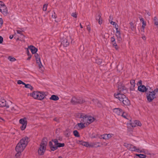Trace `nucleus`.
I'll return each mask as SVG.
<instances>
[{
	"mask_svg": "<svg viewBox=\"0 0 158 158\" xmlns=\"http://www.w3.org/2000/svg\"><path fill=\"white\" fill-rule=\"evenodd\" d=\"M28 138L25 137L22 138L17 144L15 150L16 152H23L28 142Z\"/></svg>",
	"mask_w": 158,
	"mask_h": 158,
	"instance_id": "1",
	"label": "nucleus"
},
{
	"mask_svg": "<svg viewBox=\"0 0 158 158\" xmlns=\"http://www.w3.org/2000/svg\"><path fill=\"white\" fill-rule=\"evenodd\" d=\"M123 146L132 152H136L137 148L135 146L131 144L126 143H124Z\"/></svg>",
	"mask_w": 158,
	"mask_h": 158,
	"instance_id": "9",
	"label": "nucleus"
},
{
	"mask_svg": "<svg viewBox=\"0 0 158 158\" xmlns=\"http://www.w3.org/2000/svg\"><path fill=\"white\" fill-rule=\"evenodd\" d=\"M114 96L116 98L118 99L120 102H123L125 105H129L130 104V102L128 98L123 93H118L114 94Z\"/></svg>",
	"mask_w": 158,
	"mask_h": 158,
	"instance_id": "3",
	"label": "nucleus"
},
{
	"mask_svg": "<svg viewBox=\"0 0 158 158\" xmlns=\"http://www.w3.org/2000/svg\"><path fill=\"white\" fill-rule=\"evenodd\" d=\"M139 19L140 22H141L142 23L144 22V19L143 18L139 17Z\"/></svg>",
	"mask_w": 158,
	"mask_h": 158,
	"instance_id": "53",
	"label": "nucleus"
},
{
	"mask_svg": "<svg viewBox=\"0 0 158 158\" xmlns=\"http://www.w3.org/2000/svg\"><path fill=\"white\" fill-rule=\"evenodd\" d=\"M78 99L79 100V101H82V102L81 103H78L79 104H82L84 103L85 102V100L83 99L82 98H78Z\"/></svg>",
	"mask_w": 158,
	"mask_h": 158,
	"instance_id": "42",
	"label": "nucleus"
},
{
	"mask_svg": "<svg viewBox=\"0 0 158 158\" xmlns=\"http://www.w3.org/2000/svg\"><path fill=\"white\" fill-rule=\"evenodd\" d=\"M34 56H35L36 59H40V55L37 53H35L34 54Z\"/></svg>",
	"mask_w": 158,
	"mask_h": 158,
	"instance_id": "38",
	"label": "nucleus"
},
{
	"mask_svg": "<svg viewBox=\"0 0 158 158\" xmlns=\"http://www.w3.org/2000/svg\"><path fill=\"white\" fill-rule=\"evenodd\" d=\"M17 33L19 34L20 35H21L22 34V31H21L17 30Z\"/></svg>",
	"mask_w": 158,
	"mask_h": 158,
	"instance_id": "57",
	"label": "nucleus"
},
{
	"mask_svg": "<svg viewBox=\"0 0 158 158\" xmlns=\"http://www.w3.org/2000/svg\"><path fill=\"white\" fill-rule=\"evenodd\" d=\"M113 111L114 113H115L117 115L121 116L129 120L130 122L131 121V117L121 108H114L113 109Z\"/></svg>",
	"mask_w": 158,
	"mask_h": 158,
	"instance_id": "4",
	"label": "nucleus"
},
{
	"mask_svg": "<svg viewBox=\"0 0 158 158\" xmlns=\"http://www.w3.org/2000/svg\"><path fill=\"white\" fill-rule=\"evenodd\" d=\"M50 100H53L54 101H57L59 99L58 97L55 95H52L49 98Z\"/></svg>",
	"mask_w": 158,
	"mask_h": 158,
	"instance_id": "26",
	"label": "nucleus"
},
{
	"mask_svg": "<svg viewBox=\"0 0 158 158\" xmlns=\"http://www.w3.org/2000/svg\"><path fill=\"white\" fill-rule=\"evenodd\" d=\"M118 93H125L127 92L126 88L123 85L120 83L118 86Z\"/></svg>",
	"mask_w": 158,
	"mask_h": 158,
	"instance_id": "11",
	"label": "nucleus"
},
{
	"mask_svg": "<svg viewBox=\"0 0 158 158\" xmlns=\"http://www.w3.org/2000/svg\"><path fill=\"white\" fill-rule=\"evenodd\" d=\"M114 46V47L115 48V49L116 50H118V46H117V45H116V46Z\"/></svg>",
	"mask_w": 158,
	"mask_h": 158,
	"instance_id": "63",
	"label": "nucleus"
},
{
	"mask_svg": "<svg viewBox=\"0 0 158 158\" xmlns=\"http://www.w3.org/2000/svg\"><path fill=\"white\" fill-rule=\"evenodd\" d=\"M74 135L76 137H79L80 135L79 133L77 130H75L73 131Z\"/></svg>",
	"mask_w": 158,
	"mask_h": 158,
	"instance_id": "35",
	"label": "nucleus"
},
{
	"mask_svg": "<svg viewBox=\"0 0 158 158\" xmlns=\"http://www.w3.org/2000/svg\"><path fill=\"white\" fill-rule=\"evenodd\" d=\"M24 85H25V88L29 89L31 90H32L33 89V87L30 84H25Z\"/></svg>",
	"mask_w": 158,
	"mask_h": 158,
	"instance_id": "36",
	"label": "nucleus"
},
{
	"mask_svg": "<svg viewBox=\"0 0 158 158\" xmlns=\"http://www.w3.org/2000/svg\"><path fill=\"white\" fill-rule=\"evenodd\" d=\"M46 95V93L43 92L35 91L31 94V96L34 98L39 100H43Z\"/></svg>",
	"mask_w": 158,
	"mask_h": 158,
	"instance_id": "5",
	"label": "nucleus"
},
{
	"mask_svg": "<svg viewBox=\"0 0 158 158\" xmlns=\"http://www.w3.org/2000/svg\"><path fill=\"white\" fill-rule=\"evenodd\" d=\"M153 21L154 25L156 26L157 27H158V19L155 16L154 17Z\"/></svg>",
	"mask_w": 158,
	"mask_h": 158,
	"instance_id": "29",
	"label": "nucleus"
},
{
	"mask_svg": "<svg viewBox=\"0 0 158 158\" xmlns=\"http://www.w3.org/2000/svg\"><path fill=\"white\" fill-rule=\"evenodd\" d=\"M146 154H136L135 155L136 156H138L139 158H145L146 157V156L145 155Z\"/></svg>",
	"mask_w": 158,
	"mask_h": 158,
	"instance_id": "33",
	"label": "nucleus"
},
{
	"mask_svg": "<svg viewBox=\"0 0 158 158\" xmlns=\"http://www.w3.org/2000/svg\"><path fill=\"white\" fill-rule=\"evenodd\" d=\"M101 16V13H100L98 16H96V20L98 21V23L100 25L102 24V22Z\"/></svg>",
	"mask_w": 158,
	"mask_h": 158,
	"instance_id": "22",
	"label": "nucleus"
},
{
	"mask_svg": "<svg viewBox=\"0 0 158 158\" xmlns=\"http://www.w3.org/2000/svg\"><path fill=\"white\" fill-rule=\"evenodd\" d=\"M37 64L38 65L40 68H41L43 67L40 60H36Z\"/></svg>",
	"mask_w": 158,
	"mask_h": 158,
	"instance_id": "34",
	"label": "nucleus"
},
{
	"mask_svg": "<svg viewBox=\"0 0 158 158\" xmlns=\"http://www.w3.org/2000/svg\"><path fill=\"white\" fill-rule=\"evenodd\" d=\"M0 11L4 15H7V7L2 2H0Z\"/></svg>",
	"mask_w": 158,
	"mask_h": 158,
	"instance_id": "10",
	"label": "nucleus"
},
{
	"mask_svg": "<svg viewBox=\"0 0 158 158\" xmlns=\"http://www.w3.org/2000/svg\"><path fill=\"white\" fill-rule=\"evenodd\" d=\"M80 118L81 119V122L84 123L86 124L87 114H81Z\"/></svg>",
	"mask_w": 158,
	"mask_h": 158,
	"instance_id": "16",
	"label": "nucleus"
},
{
	"mask_svg": "<svg viewBox=\"0 0 158 158\" xmlns=\"http://www.w3.org/2000/svg\"><path fill=\"white\" fill-rule=\"evenodd\" d=\"M80 144L87 147H89L90 143L87 142L81 141Z\"/></svg>",
	"mask_w": 158,
	"mask_h": 158,
	"instance_id": "25",
	"label": "nucleus"
},
{
	"mask_svg": "<svg viewBox=\"0 0 158 158\" xmlns=\"http://www.w3.org/2000/svg\"><path fill=\"white\" fill-rule=\"evenodd\" d=\"M131 86L130 87V90L133 91L134 90V87L135 86V81L134 80H132L130 81Z\"/></svg>",
	"mask_w": 158,
	"mask_h": 158,
	"instance_id": "24",
	"label": "nucleus"
},
{
	"mask_svg": "<svg viewBox=\"0 0 158 158\" xmlns=\"http://www.w3.org/2000/svg\"><path fill=\"white\" fill-rule=\"evenodd\" d=\"M114 135L112 134H105L103 135H100L99 138L100 139H103L105 140H108L110 139Z\"/></svg>",
	"mask_w": 158,
	"mask_h": 158,
	"instance_id": "12",
	"label": "nucleus"
},
{
	"mask_svg": "<svg viewBox=\"0 0 158 158\" xmlns=\"http://www.w3.org/2000/svg\"><path fill=\"white\" fill-rule=\"evenodd\" d=\"M8 59H10V60H11V59H16L15 58L12 57L10 56H9L8 57Z\"/></svg>",
	"mask_w": 158,
	"mask_h": 158,
	"instance_id": "55",
	"label": "nucleus"
},
{
	"mask_svg": "<svg viewBox=\"0 0 158 158\" xmlns=\"http://www.w3.org/2000/svg\"><path fill=\"white\" fill-rule=\"evenodd\" d=\"M95 118L94 117L89 116L88 121V124H90L93 122Z\"/></svg>",
	"mask_w": 158,
	"mask_h": 158,
	"instance_id": "28",
	"label": "nucleus"
},
{
	"mask_svg": "<svg viewBox=\"0 0 158 158\" xmlns=\"http://www.w3.org/2000/svg\"><path fill=\"white\" fill-rule=\"evenodd\" d=\"M10 108L11 109L9 110L10 111L12 112H15L17 109V106H11Z\"/></svg>",
	"mask_w": 158,
	"mask_h": 158,
	"instance_id": "30",
	"label": "nucleus"
},
{
	"mask_svg": "<svg viewBox=\"0 0 158 158\" xmlns=\"http://www.w3.org/2000/svg\"><path fill=\"white\" fill-rule=\"evenodd\" d=\"M107 144H108V143L106 142H104L102 144V145H104V146H106L107 145Z\"/></svg>",
	"mask_w": 158,
	"mask_h": 158,
	"instance_id": "61",
	"label": "nucleus"
},
{
	"mask_svg": "<svg viewBox=\"0 0 158 158\" xmlns=\"http://www.w3.org/2000/svg\"><path fill=\"white\" fill-rule=\"evenodd\" d=\"M130 124L132 127H135L136 126H141V123L139 121L135 120L133 122L131 123Z\"/></svg>",
	"mask_w": 158,
	"mask_h": 158,
	"instance_id": "17",
	"label": "nucleus"
},
{
	"mask_svg": "<svg viewBox=\"0 0 158 158\" xmlns=\"http://www.w3.org/2000/svg\"><path fill=\"white\" fill-rule=\"evenodd\" d=\"M52 142L54 143V144L57 146L58 143V141L57 139H54L52 140Z\"/></svg>",
	"mask_w": 158,
	"mask_h": 158,
	"instance_id": "39",
	"label": "nucleus"
},
{
	"mask_svg": "<svg viewBox=\"0 0 158 158\" xmlns=\"http://www.w3.org/2000/svg\"><path fill=\"white\" fill-rule=\"evenodd\" d=\"M19 123L22 124L20 128L22 130H24L26 128L27 124V120L26 118H21L19 120Z\"/></svg>",
	"mask_w": 158,
	"mask_h": 158,
	"instance_id": "8",
	"label": "nucleus"
},
{
	"mask_svg": "<svg viewBox=\"0 0 158 158\" xmlns=\"http://www.w3.org/2000/svg\"><path fill=\"white\" fill-rule=\"evenodd\" d=\"M118 26L117 24H115V27L116 30V35L117 38L118 42L119 43H120L122 41V38L121 37V33L120 31L118 30Z\"/></svg>",
	"mask_w": 158,
	"mask_h": 158,
	"instance_id": "13",
	"label": "nucleus"
},
{
	"mask_svg": "<svg viewBox=\"0 0 158 158\" xmlns=\"http://www.w3.org/2000/svg\"><path fill=\"white\" fill-rule=\"evenodd\" d=\"M28 47L33 55L37 51L38 49L33 46L30 45Z\"/></svg>",
	"mask_w": 158,
	"mask_h": 158,
	"instance_id": "18",
	"label": "nucleus"
},
{
	"mask_svg": "<svg viewBox=\"0 0 158 158\" xmlns=\"http://www.w3.org/2000/svg\"><path fill=\"white\" fill-rule=\"evenodd\" d=\"M14 37V36L13 35H10L9 36V38L10 39H12Z\"/></svg>",
	"mask_w": 158,
	"mask_h": 158,
	"instance_id": "64",
	"label": "nucleus"
},
{
	"mask_svg": "<svg viewBox=\"0 0 158 158\" xmlns=\"http://www.w3.org/2000/svg\"><path fill=\"white\" fill-rule=\"evenodd\" d=\"M93 101L94 102V103L95 104H96L97 106L99 107H101L102 106V105L101 103L98 101L96 99H94L93 100Z\"/></svg>",
	"mask_w": 158,
	"mask_h": 158,
	"instance_id": "27",
	"label": "nucleus"
},
{
	"mask_svg": "<svg viewBox=\"0 0 158 158\" xmlns=\"http://www.w3.org/2000/svg\"><path fill=\"white\" fill-rule=\"evenodd\" d=\"M113 19V17L110 15V16H109V20L110 21V20H111Z\"/></svg>",
	"mask_w": 158,
	"mask_h": 158,
	"instance_id": "62",
	"label": "nucleus"
},
{
	"mask_svg": "<svg viewBox=\"0 0 158 158\" xmlns=\"http://www.w3.org/2000/svg\"><path fill=\"white\" fill-rule=\"evenodd\" d=\"M89 116L88 115H87V122H86V125L87 124V123H88V119H89Z\"/></svg>",
	"mask_w": 158,
	"mask_h": 158,
	"instance_id": "59",
	"label": "nucleus"
},
{
	"mask_svg": "<svg viewBox=\"0 0 158 158\" xmlns=\"http://www.w3.org/2000/svg\"><path fill=\"white\" fill-rule=\"evenodd\" d=\"M142 81L141 80H140L138 81V83L137 84V85H142Z\"/></svg>",
	"mask_w": 158,
	"mask_h": 158,
	"instance_id": "56",
	"label": "nucleus"
},
{
	"mask_svg": "<svg viewBox=\"0 0 158 158\" xmlns=\"http://www.w3.org/2000/svg\"><path fill=\"white\" fill-rule=\"evenodd\" d=\"M17 153L16 154L15 156L17 158H18L20 155L21 153L22 152H17Z\"/></svg>",
	"mask_w": 158,
	"mask_h": 158,
	"instance_id": "43",
	"label": "nucleus"
},
{
	"mask_svg": "<svg viewBox=\"0 0 158 158\" xmlns=\"http://www.w3.org/2000/svg\"><path fill=\"white\" fill-rule=\"evenodd\" d=\"M49 144L50 148L52 151H54L57 149V147L52 142H49Z\"/></svg>",
	"mask_w": 158,
	"mask_h": 158,
	"instance_id": "21",
	"label": "nucleus"
},
{
	"mask_svg": "<svg viewBox=\"0 0 158 158\" xmlns=\"http://www.w3.org/2000/svg\"><path fill=\"white\" fill-rule=\"evenodd\" d=\"M48 6V4H44L43 5V9L44 11H46L47 10Z\"/></svg>",
	"mask_w": 158,
	"mask_h": 158,
	"instance_id": "41",
	"label": "nucleus"
},
{
	"mask_svg": "<svg viewBox=\"0 0 158 158\" xmlns=\"http://www.w3.org/2000/svg\"><path fill=\"white\" fill-rule=\"evenodd\" d=\"M3 23L2 19V18H0V28H1L2 25Z\"/></svg>",
	"mask_w": 158,
	"mask_h": 158,
	"instance_id": "48",
	"label": "nucleus"
},
{
	"mask_svg": "<svg viewBox=\"0 0 158 158\" xmlns=\"http://www.w3.org/2000/svg\"><path fill=\"white\" fill-rule=\"evenodd\" d=\"M87 29L89 32H90L91 31V28L89 25H88L87 26Z\"/></svg>",
	"mask_w": 158,
	"mask_h": 158,
	"instance_id": "49",
	"label": "nucleus"
},
{
	"mask_svg": "<svg viewBox=\"0 0 158 158\" xmlns=\"http://www.w3.org/2000/svg\"><path fill=\"white\" fill-rule=\"evenodd\" d=\"M85 124L84 123L81 122L80 123H78L77 125L79 128L82 129L85 127Z\"/></svg>",
	"mask_w": 158,
	"mask_h": 158,
	"instance_id": "32",
	"label": "nucleus"
},
{
	"mask_svg": "<svg viewBox=\"0 0 158 158\" xmlns=\"http://www.w3.org/2000/svg\"><path fill=\"white\" fill-rule=\"evenodd\" d=\"M142 23V28L143 29V30H144V29L146 26V23L145 22H144L143 23Z\"/></svg>",
	"mask_w": 158,
	"mask_h": 158,
	"instance_id": "45",
	"label": "nucleus"
},
{
	"mask_svg": "<svg viewBox=\"0 0 158 158\" xmlns=\"http://www.w3.org/2000/svg\"><path fill=\"white\" fill-rule=\"evenodd\" d=\"M130 28H131V29L132 31H134L135 30V27H134V25H133V23H132V22H131L130 23Z\"/></svg>",
	"mask_w": 158,
	"mask_h": 158,
	"instance_id": "37",
	"label": "nucleus"
},
{
	"mask_svg": "<svg viewBox=\"0 0 158 158\" xmlns=\"http://www.w3.org/2000/svg\"><path fill=\"white\" fill-rule=\"evenodd\" d=\"M82 102V101H79L78 98L75 97H73L71 100V102L73 104H77L78 103H81Z\"/></svg>",
	"mask_w": 158,
	"mask_h": 158,
	"instance_id": "20",
	"label": "nucleus"
},
{
	"mask_svg": "<svg viewBox=\"0 0 158 158\" xmlns=\"http://www.w3.org/2000/svg\"><path fill=\"white\" fill-rule=\"evenodd\" d=\"M21 36L20 37V38H22V39H23L25 38V36L23 35L22 34L20 35Z\"/></svg>",
	"mask_w": 158,
	"mask_h": 158,
	"instance_id": "60",
	"label": "nucleus"
},
{
	"mask_svg": "<svg viewBox=\"0 0 158 158\" xmlns=\"http://www.w3.org/2000/svg\"><path fill=\"white\" fill-rule=\"evenodd\" d=\"M64 143H58L56 147L57 148L58 147H64Z\"/></svg>",
	"mask_w": 158,
	"mask_h": 158,
	"instance_id": "40",
	"label": "nucleus"
},
{
	"mask_svg": "<svg viewBox=\"0 0 158 158\" xmlns=\"http://www.w3.org/2000/svg\"><path fill=\"white\" fill-rule=\"evenodd\" d=\"M69 42L68 40L66 38L62 40L61 42V44L64 47H67L69 44Z\"/></svg>",
	"mask_w": 158,
	"mask_h": 158,
	"instance_id": "19",
	"label": "nucleus"
},
{
	"mask_svg": "<svg viewBox=\"0 0 158 158\" xmlns=\"http://www.w3.org/2000/svg\"><path fill=\"white\" fill-rule=\"evenodd\" d=\"M30 49H29V48H27L26 49V52L27 53V55L28 56V57L27 58V59H30L31 58V54L30 53L29 50Z\"/></svg>",
	"mask_w": 158,
	"mask_h": 158,
	"instance_id": "31",
	"label": "nucleus"
},
{
	"mask_svg": "<svg viewBox=\"0 0 158 158\" xmlns=\"http://www.w3.org/2000/svg\"><path fill=\"white\" fill-rule=\"evenodd\" d=\"M110 23L112 25H115V24H117L116 23H115V22H113V21H111L110 22Z\"/></svg>",
	"mask_w": 158,
	"mask_h": 158,
	"instance_id": "54",
	"label": "nucleus"
},
{
	"mask_svg": "<svg viewBox=\"0 0 158 158\" xmlns=\"http://www.w3.org/2000/svg\"><path fill=\"white\" fill-rule=\"evenodd\" d=\"M54 15L52 14V18L54 19H55L56 18L57 16H56L55 12H53Z\"/></svg>",
	"mask_w": 158,
	"mask_h": 158,
	"instance_id": "50",
	"label": "nucleus"
},
{
	"mask_svg": "<svg viewBox=\"0 0 158 158\" xmlns=\"http://www.w3.org/2000/svg\"><path fill=\"white\" fill-rule=\"evenodd\" d=\"M12 105L11 102H6L5 99H0V107H6V108H8Z\"/></svg>",
	"mask_w": 158,
	"mask_h": 158,
	"instance_id": "7",
	"label": "nucleus"
},
{
	"mask_svg": "<svg viewBox=\"0 0 158 158\" xmlns=\"http://www.w3.org/2000/svg\"><path fill=\"white\" fill-rule=\"evenodd\" d=\"M149 88L147 93L146 97L148 102H151L156 98V95L158 93V89L156 88L153 90L150 87Z\"/></svg>",
	"mask_w": 158,
	"mask_h": 158,
	"instance_id": "2",
	"label": "nucleus"
},
{
	"mask_svg": "<svg viewBox=\"0 0 158 158\" xmlns=\"http://www.w3.org/2000/svg\"><path fill=\"white\" fill-rule=\"evenodd\" d=\"M3 39V37L2 36H0V44L2 43Z\"/></svg>",
	"mask_w": 158,
	"mask_h": 158,
	"instance_id": "52",
	"label": "nucleus"
},
{
	"mask_svg": "<svg viewBox=\"0 0 158 158\" xmlns=\"http://www.w3.org/2000/svg\"><path fill=\"white\" fill-rule=\"evenodd\" d=\"M99 143V142L90 143L89 147L97 148L99 147L100 146L98 144Z\"/></svg>",
	"mask_w": 158,
	"mask_h": 158,
	"instance_id": "23",
	"label": "nucleus"
},
{
	"mask_svg": "<svg viewBox=\"0 0 158 158\" xmlns=\"http://www.w3.org/2000/svg\"><path fill=\"white\" fill-rule=\"evenodd\" d=\"M95 62L98 64H100L102 63L101 60H95Z\"/></svg>",
	"mask_w": 158,
	"mask_h": 158,
	"instance_id": "46",
	"label": "nucleus"
},
{
	"mask_svg": "<svg viewBox=\"0 0 158 158\" xmlns=\"http://www.w3.org/2000/svg\"><path fill=\"white\" fill-rule=\"evenodd\" d=\"M47 144V142L44 139H43L40 144V148L38 150V152L39 155H42L44 154L46 150Z\"/></svg>",
	"mask_w": 158,
	"mask_h": 158,
	"instance_id": "6",
	"label": "nucleus"
},
{
	"mask_svg": "<svg viewBox=\"0 0 158 158\" xmlns=\"http://www.w3.org/2000/svg\"><path fill=\"white\" fill-rule=\"evenodd\" d=\"M112 44L113 46H116V45H117L115 41V42H113L112 43Z\"/></svg>",
	"mask_w": 158,
	"mask_h": 158,
	"instance_id": "58",
	"label": "nucleus"
},
{
	"mask_svg": "<svg viewBox=\"0 0 158 158\" xmlns=\"http://www.w3.org/2000/svg\"><path fill=\"white\" fill-rule=\"evenodd\" d=\"M17 84L19 85H20L21 84H22L23 85H24L25 84V83L23 82L21 80H18L17 81Z\"/></svg>",
	"mask_w": 158,
	"mask_h": 158,
	"instance_id": "44",
	"label": "nucleus"
},
{
	"mask_svg": "<svg viewBox=\"0 0 158 158\" xmlns=\"http://www.w3.org/2000/svg\"><path fill=\"white\" fill-rule=\"evenodd\" d=\"M149 87H146L144 85H141L138 86V90L140 92H144L146 91L147 92L149 89Z\"/></svg>",
	"mask_w": 158,
	"mask_h": 158,
	"instance_id": "15",
	"label": "nucleus"
},
{
	"mask_svg": "<svg viewBox=\"0 0 158 158\" xmlns=\"http://www.w3.org/2000/svg\"><path fill=\"white\" fill-rule=\"evenodd\" d=\"M136 152L139 153H144L145 154L149 155H151V154L149 151L147 149L143 148L141 149L140 148H137Z\"/></svg>",
	"mask_w": 158,
	"mask_h": 158,
	"instance_id": "14",
	"label": "nucleus"
},
{
	"mask_svg": "<svg viewBox=\"0 0 158 158\" xmlns=\"http://www.w3.org/2000/svg\"><path fill=\"white\" fill-rule=\"evenodd\" d=\"M71 15L75 18H76L77 17V14L76 13H73Z\"/></svg>",
	"mask_w": 158,
	"mask_h": 158,
	"instance_id": "47",
	"label": "nucleus"
},
{
	"mask_svg": "<svg viewBox=\"0 0 158 158\" xmlns=\"http://www.w3.org/2000/svg\"><path fill=\"white\" fill-rule=\"evenodd\" d=\"M111 41L112 43H113V42H115V39L114 37L111 38Z\"/></svg>",
	"mask_w": 158,
	"mask_h": 158,
	"instance_id": "51",
	"label": "nucleus"
}]
</instances>
